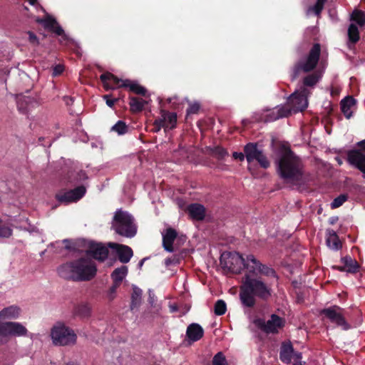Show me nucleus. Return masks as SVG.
Masks as SVG:
<instances>
[{"mask_svg":"<svg viewBox=\"0 0 365 365\" xmlns=\"http://www.w3.org/2000/svg\"><path fill=\"white\" fill-rule=\"evenodd\" d=\"M65 365H79V364L74 361H68V362L66 363Z\"/></svg>","mask_w":365,"mask_h":365,"instance_id":"13d9d810","label":"nucleus"},{"mask_svg":"<svg viewBox=\"0 0 365 365\" xmlns=\"http://www.w3.org/2000/svg\"><path fill=\"white\" fill-rule=\"evenodd\" d=\"M85 193L86 187L84 186H79L73 190L56 195V198L59 202L68 203L78 200Z\"/></svg>","mask_w":365,"mask_h":365,"instance_id":"f3484780","label":"nucleus"},{"mask_svg":"<svg viewBox=\"0 0 365 365\" xmlns=\"http://www.w3.org/2000/svg\"><path fill=\"white\" fill-rule=\"evenodd\" d=\"M142 290L136 287H133L131 294L130 309L133 310L140 306L142 298Z\"/></svg>","mask_w":365,"mask_h":365,"instance_id":"2f4dec72","label":"nucleus"},{"mask_svg":"<svg viewBox=\"0 0 365 365\" xmlns=\"http://www.w3.org/2000/svg\"><path fill=\"white\" fill-rule=\"evenodd\" d=\"M55 252H56V253H61V250H55Z\"/></svg>","mask_w":365,"mask_h":365,"instance_id":"69168bd1","label":"nucleus"},{"mask_svg":"<svg viewBox=\"0 0 365 365\" xmlns=\"http://www.w3.org/2000/svg\"><path fill=\"white\" fill-rule=\"evenodd\" d=\"M170 309L171 312H175L178 311V307L175 304L170 305Z\"/></svg>","mask_w":365,"mask_h":365,"instance_id":"4d7b16f0","label":"nucleus"},{"mask_svg":"<svg viewBox=\"0 0 365 365\" xmlns=\"http://www.w3.org/2000/svg\"><path fill=\"white\" fill-rule=\"evenodd\" d=\"M57 272L65 279L75 282L89 281L96 276L97 267L92 259L81 257L60 265Z\"/></svg>","mask_w":365,"mask_h":365,"instance_id":"20e7f679","label":"nucleus"},{"mask_svg":"<svg viewBox=\"0 0 365 365\" xmlns=\"http://www.w3.org/2000/svg\"><path fill=\"white\" fill-rule=\"evenodd\" d=\"M91 308L88 304L81 303L78 304L74 309L76 315L81 318H87L91 315Z\"/></svg>","mask_w":365,"mask_h":365,"instance_id":"7c9ffc66","label":"nucleus"},{"mask_svg":"<svg viewBox=\"0 0 365 365\" xmlns=\"http://www.w3.org/2000/svg\"><path fill=\"white\" fill-rule=\"evenodd\" d=\"M321 78V75L318 73H313L305 76L303 79V87H313L314 86Z\"/></svg>","mask_w":365,"mask_h":365,"instance_id":"473e14b6","label":"nucleus"},{"mask_svg":"<svg viewBox=\"0 0 365 365\" xmlns=\"http://www.w3.org/2000/svg\"><path fill=\"white\" fill-rule=\"evenodd\" d=\"M227 306L222 299L217 300L214 307V312L216 315L221 316L226 312Z\"/></svg>","mask_w":365,"mask_h":365,"instance_id":"e433bc0d","label":"nucleus"},{"mask_svg":"<svg viewBox=\"0 0 365 365\" xmlns=\"http://www.w3.org/2000/svg\"><path fill=\"white\" fill-rule=\"evenodd\" d=\"M63 70H64L63 66H62L61 64L56 65L53 68V73H52V75L53 76H59L60 74H61L63 73Z\"/></svg>","mask_w":365,"mask_h":365,"instance_id":"de8ad7c7","label":"nucleus"},{"mask_svg":"<svg viewBox=\"0 0 365 365\" xmlns=\"http://www.w3.org/2000/svg\"><path fill=\"white\" fill-rule=\"evenodd\" d=\"M288 115H289V109L282 106L277 107L274 110H269V113L266 115L264 120L265 122L274 121L279 118L287 117Z\"/></svg>","mask_w":365,"mask_h":365,"instance_id":"412c9836","label":"nucleus"},{"mask_svg":"<svg viewBox=\"0 0 365 365\" xmlns=\"http://www.w3.org/2000/svg\"><path fill=\"white\" fill-rule=\"evenodd\" d=\"M321 314H323L331 323L341 327L344 330L349 329V325L346 322L343 314V309L341 307L338 306H332L329 308L324 309L321 311Z\"/></svg>","mask_w":365,"mask_h":365,"instance_id":"f8f14e48","label":"nucleus"},{"mask_svg":"<svg viewBox=\"0 0 365 365\" xmlns=\"http://www.w3.org/2000/svg\"><path fill=\"white\" fill-rule=\"evenodd\" d=\"M356 101L351 96H347L341 102V109L346 118L352 116V108L355 106Z\"/></svg>","mask_w":365,"mask_h":365,"instance_id":"a878e982","label":"nucleus"},{"mask_svg":"<svg viewBox=\"0 0 365 365\" xmlns=\"http://www.w3.org/2000/svg\"><path fill=\"white\" fill-rule=\"evenodd\" d=\"M103 87L106 90L115 89V88H128L130 91L141 96H145L146 89L138 84L128 79H120L113 73L107 72L100 76Z\"/></svg>","mask_w":365,"mask_h":365,"instance_id":"423d86ee","label":"nucleus"},{"mask_svg":"<svg viewBox=\"0 0 365 365\" xmlns=\"http://www.w3.org/2000/svg\"><path fill=\"white\" fill-rule=\"evenodd\" d=\"M292 357H294L295 359L299 360L302 359V354L299 352H293Z\"/></svg>","mask_w":365,"mask_h":365,"instance_id":"5fc2aeb1","label":"nucleus"},{"mask_svg":"<svg viewBox=\"0 0 365 365\" xmlns=\"http://www.w3.org/2000/svg\"><path fill=\"white\" fill-rule=\"evenodd\" d=\"M220 264L232 273H240L245 268L250 273H261L265 277H277L275 271L262 264L254 255H247L244 259L241 255L236 252H224L220 257Z\"/></svg>","mask_w":365,"mask_h":365,"instance_id":"f03ea898","label":"nucleus"},{"mask_svg":"<svg viewBox=\"0 0 365 365\" xmlns=\"http://www.w3.org/2000/svg\"><path fill=\"white\" fill-rule=\"evenodd\" d=\"M244 153L248 163L257 161L264 169L269 167V161L257 143H247L244 148Z\"/></svg>","mask_w":365,"mask_h":365,"instance_id":"9b49d317","label":"nucleus"},{"mask_svg":"<svg viewBox=\"0 0 365 365\" xmlns=\"http://www.w3.org/2000/svg\"><path fill=\"white\" fill-rule=\"evenodd\" d=\"M212 365H228L226 358L222 352H218L214 356Z\"/></svg>","mask_w":365,"mask_h":365,"instance_id":"a19ab883","label":"nucleus"},{"mask_svg":"<svg viewBox=\"0 0 365 365\" xmlns=\"http://www.w3.org/2000/svg\"><path fill=\"white\" fill-rule=\"evenodd\" d=\"M161 128H163L162 122L159 120V118H158L154 122V128H153V131L157 133L160 131Z\"/></svg>","mask_w":365,"mask_h":365,"instance_id":"3c124183","label":"nucleus"},{"mask_svg":"<svg viewBox=\"0 0 365 365\" xmlns=\"http://www.w3.org/2000/svg\"><path fill=\"white\" fill-rule=\"evenodd\" d=\"M347 200L346 195H341L336 197L331 203V208H337L340 207Z\"/></svg>","mask_w":365,"mask_h":365,"instance_id":"79ce46f5","label":"nucleus"},{"mask_svg":"<svg viewBox=\"0 0 365 365\" xmlns=\"http://www.w3.org/2000/svg\"><path fill=\"white\" fill-rule=\"evenodd\" d=\"M128 267L125 265H123L120 267L115 269L111 274L113 283L120 285L121 282L128 274Z\"/></svg>","mask_w":365,"mask_h":365,"instance_id":"bb28decb","label":"nucleus"},{"mask_svg":"<svg viewBox=\"0 0 365 365\" xmlns=\"http://www.w3.org/2000/svg\"><path fill=\"white\" fill-rule=\"evenodd\" d=\"M187 210L190 216L196 220H202L205 217V207L200 204H192L188 206Z\"/></svg>","mask_w":365,"mask_h":365,"instance_id":"393cba45","label":"nucleus"},{"mask_svg":"<svg viewBox=\"0 0 365 365\" xmlns=\"http://www.w3.org/2000/svg\"><path fill=\"white\" fill-rule=\"evenodd\" d=\"M255 325L267 334H274L284 327V321L277 314H272L270 319L265 322L262 319H257L255 321Z\"/></svg>","mask_w":365,"mask_h":365,"instance_id":"ddd939ff","label":"nucleus"},{"mask_svg":"<svg viewBox=\"0 0 365 365\" xmlns=\"http://www.w3.org/2000/svg\"><path fill=\"white\" fill-rule=\"evenodd\" d=\"M27 333L26 327L19 322H0V346L6 344L9 336H25Z\"/></svg>","mask_w":365,"mask_h":365,"instance_id":"1a4fd4ad","label":"nucleus"},{"mask_svg":"<svg viewBox=\"0 0 365 365\" xmlns=\"http://www.w3.org/2000/svg\"><path fill=\"white\" fill-rule=\"evenodd\" d=\"M232 156L236 160H239L240 161H242L244 160L245 159V154L242 153H237V152H234L233 154H232Z\"/></svg>","mask_w":365,"mask_h":365,"instance_id":"603ef678","label":"nucleus"},{"mask_svg":"<svg viewBox=\"0 0 365 365\" xmlns=\"http://www.w3.org/2000/svg\"><path fill=\"white\" fill-rule=\"evenodd\" d=\"M16 103L19 110L23 113H26L31 107L37 103L34 98L22 95L17 96Z\"/></svg>","mask_w":365,"mask_h":365,"instance_id":"5701e85b","label":"nucleus"},{"mask_svg":"<svg viewBox=\"0 0 365 365\" xmlns=\"http://www.w3.org/2000/svg\"><path fill=\"white\" fill-rule=\"evenodd\" d=\"M255 120H258V121H259V120H262V119L261 118H255Z\"/></svg>","mask_w":365,"mask_h":365,"instance_id":"0e129e2a","label":"nucleus"},{"mask_svg":"<svg viewBox=\"0 0 365 365\" xmlns=\"http://www.w3.org/2000/svg\"><path fill=\"white\" fill-rule=\"evenodd\" d=\"M337 160H338V162H339V164H341V161L340 160H338V159H337Z\"/></svg>","mask_w":365,"mask_h":365,"instance_id":"338daca9","label":"nucleus"},{"mask_svg":"<svg viewBox=\"0 0 365 365\" xmlns=\"http://www.w3.org/2000/svg\"><path fill=\"white\" fill-rule=\"evenodd\" d=\"M180 262V257L177 255H173L171 257H168L165 260V264L166 267H169L172 264H178Z\"/></svg>","mask_w":365,"mask_h":365,"instance_id":"49530a36","label":"nucleus"},{"mask_svg":"<svg viewBox=\"0 0 365 365\" xmlns=\"http://www.w3.org/2000/svg\"><path fill=\"white\" fill-rule=\"evenodd\" d=\"M178 240L184 242L185 240V236H180L178 237Z\"/></svg>","mask_w":365,"mask_h":365,"instance_id":"680f3d73","label":"nucleus"},{"mask_svg":"<svg viewBox=\"0 0 365 365\" xmlns=\"http://www.w3.org/2000/svg\"><path fill=\"white\" fill-rule=\"evenodd\" d=\"M103 98L106 100V105L110 108H113L114 106V104L118 101V98H110L109 95H105L103 96Z\"/></svg>","mask_w":365,"mask_h":365,"instance_id":"09e8293b","label":"nucleus"},{"mask_svg":"<svg viewBox=\"0 0 365 365\" xmlns=\"http://www.w3.org/2000/svg\"><path fill=\"white\" fill-rule=\"evenodd\" d=\"M358 146L361 148L365 151V140H363L357 143Z\"/></svg>","mask_w":365,"mask_h":365,"instance_id":"6e6d98bb","label":"nucleus"},{"mask_svg":"<svg viewBox=\"0 0 365 365\" xmlns=\"http://www.w3.org/2000/svg\"><path fill=\"white\" fill-rule=\"evenodd\" d=\"M258 275L262 274L247 272L245 275L243 284L240 287V299L246 307L255 305V297L267 300L272 295L271 285L261 277H257Z\"/></svg>","mask_w":365,"mask_h":365,"instance_id":"7ed1b4c3","label":"nucleus"},{"mask_svg":"<svg viewBox=\"0 0 365 365\" xmlns=\"http://www.w3.org/2000/svg\"><path fill=\"white\" fill-rule=\"evenodd\" d=\"M204 331L198 324H191L187 328L186 335L192 341H197L203 336Z\"/></svg>","mask_w":365,"mask_h":365,"instance_id":"4be33fe9","label":"nucleus"},{"mask_svg":"<svg viewBox=\"0 0 365 365\" xmlns=\"http://www.w3.org/2000/svg\"><path fill=\"white\" fill-rule=\"evenodd\" d=\"M62 245H64V248L66 250H68L71 249V242L68 240H63L62 242H56L55 243L51 244V247L61 249Z\"/></svg>","mask_w":365,"mask_h":365,"instance_id":"37998d69","label":"nucleus"},{"mask_svg":"<svg viewBox=\"0 0 365 365\" xmlns=\"http://www.w3.org/2000/svg\"><path fill=\"white\" fill-rule=\"evenodd\" d=\"M120 285H118L115 283H113V285L110 287L108 294L107 297L109 301H112L115 297V293L117 291V289L119 287Z\"/></svg>","mask_w":365,"mask_h":365,"instance_id":"c03bdc74","label":"nucleus"},{"mask_svg":"<svg viewBox=\"0 0 365 365\" xmlns=\"http://www.w3.org/2000/svg\"><path fill=\"white\" fill-rule=\"evenodd\" d=\"M159 120L162 122L165 130L173 129L177 123V115L175 113H170L161 110Z\"/></svg>","mask_w":365,"mask_h":365,"instance_id":"aec40b11","label":"nucleus"},{"mask_svg":"<svg viewBox=\"0 0 365 365\" xmlns=\"http://www.w3.org/2000/svg\"><path fill=\"white\" fill-rule=\"evenodd\" d=\"M31 5H35L37 3V0H28Z\"/></svg>","mask_w":365,"mask_h":365,"instance_id":"bf43d9fd","label":"nucleus"},{"mask_svg":"<svg viewBox=\"0 0 365 365\" xmlns=\"http://www.w3.org/2000/svg\"><path fill=\"white\" fill-rule=\"evenodd\" d=\"M28 34L29 42L32 44L38 45V41L37 36L31 31H29Z\"/></svg>","mask_w":365,"mask_h":365,"instance_id":"8fccbe9b","label":"nucleus"},{"mask_svg":"<svg viewBox=\"0 0 365 365\" xmlns=\"http://www.w3.org/2000/svg\"><path fill=\"white\" fill-rule=\"evenodd\" d=\"M347 160L350 165L365 174V154L361 150H349L347 153Z\"/></svg>","mask_w":365,"mask_h":365,"instance_id":"a211bd4d","label":"nucleus"},{"mask_svg":"<svg viewBox=\"0 0 365 365\" xmlns=\"http://www.w3.org/2000/svg\"><path fill=\"white\" fill-rule=\"evenodd\" d=\"M51 337L55 346H71L76 344L74 331L61 322H57L51 329Z\"/></svg>","mask_w":365,"mask_h":365,"instance_id":"6e6552de","label":"nucleus"},{"mask_svg":"<svg viewBox=\"0 0 365 365\" xmlns=\"http://www.w3.org/2000/svg\"><path fill=\"white\" fill-rule=\"evenodd\" d=\"M327 1V0H317L316 4L308 9L307 14L313 12L315 15L319 16L323 10Z\"/></svg>","mask_w":365,"mask_h":365,"instance_id":"c9c22d12","label":"nucleus"},{"mask_svg":"<svg viewBox=\"0 0 365 365\" xmlns=\"http://www.w3.org/2000/svg\"><path fill=\"white\" fill-rule=\"evenodd\" d=\"M341 262L344 264L346 268V272L354 274L359 271V264L356 259L350 256H345L341 259Z\"/></svg>","mask_w":365,"mask_h":365,"instance_id":"cd10ccee","label":"nucleus"},{"mask_svg":"<svg viewBox=\"0 0 365 365\" xmlns=\"http://www.w3.org/2000/svg\"><path fill=\"white\" fill-rule=\"evenodd\" d=\"M332 268L334 269L339 270L340 272H346V268L345 267L344 264H343L342 266L335 265V266H333Z\"/></svg>","mask_w":365,"mask_h":365,"instance_id":"864d4df0","label":"nucleus"},{"mask_svg":"<svg viewBox=\"0 0 365 365\" xmlns=\"http://www.w3.org/2000/svg\"><path fill=\"white\" fill-rule=\"evenodd\" d=\"M207 152L210 155L217 159H223L228 155L226 150L220 146L210 147L207 148Z\"/></svg>","mask_w":365,"mask_h":365,"instance_id":"72a5a7b5","label":"nucleus"},{"mask_svg":"<svg viewBox=\"0 0 365 365\" xmlns=\"http://www.w3.org/2000/svg\"><path fill=\"white\" fill-rule=\"evenodd\" d=\"M111 130L116 132L118 135H123L128 132V126L125 122L119 120L111 128Z\"/></svg>","mask_w":365,"mask_h":365,"instance_id":"58836bf2","label":"nucleus"},{"mask_svg":"<svg viewBox=\"0 0 365 365\" xmlns=\"http://www.w3.org/2000/svg\"><path fill=\"white\" fill-rule=\"evenodd\" d=\"M178 238L176 230L172 227L165 230L163 233V247L169 252H173L175 249L173 247L175 240Z\"/></svg>","mask_w":365,"mask_h":365,"instance_id":"6ab92c4d","label":"nucleus"},{"mask_svg":"<svg viewBox=\"0 0 365 365\" xmlns=\"http://www.w3.org/2000/svg\"><path fill=\"white\" fill-rule=\"evenodd\" d=\"M200 106L198 103H190L188 108L187 109V114H196L199 111Z\"/></svg>","mask_w":365,"mask_h":365,"instance_id":"a18cd8bd","label":"nucleus"},{"mask_svg":"<svg viewBox=\"0 0 365 365\" xmlns=\"http://www.w3.org/2000/svg\"><path fill=\"white\" fill-rule=\"evenodd\" d=\"M351 20L356 21L360 26H362L365 24V14L362 11L355 10L352 14Z\"/></svg>","mask_w":365,"mask_h":365,"instance_id":"4c0bfd02","label":"nucleus"},{"mask_svg":"<svg viewBox=\"0 0 365 365\" xmlns=\"http://www.w3.org/2000/svg\"><path fill=\"white\" fill-rule=\"evenodd\" d=\"M86 246L87 247L86 250V254L93 259L99 262H104L107 259L108 248H110L108 244L88 241Z\"/></svg>","mask_w":365,"mask_h":365,"instance_id":"4468645a","label":"nucleus"},{"mask_svg":"<svg viewBox=\"0 0 365 365\" xmlns=\"http://www.w3.org/2000/svg\"><path fill=\"white\" fill-rule=\"evenodd\" d=\"M294 349L291 344H284L281 348L279 358L282 361L289 364L291 362Z\"/></svg>","mask_w":365,"mask_h":365,"instance_id":"c85d7f7f","label":"nucleus"},{"mask_svg":"<svg viewBox=\"0 0 365 365\" xmlns=\"http://www.w3.org/2000/svg\"><path fill=\"white\" fill-rule=\"evenodd\" d=\"M108 245L115 253L121 263H128L133 255L132 249L127 245L115 242H108Z\"/></svg>","mask_w":365,"mask_h":365,"instance_id":"dca6fc26","label":"nucleus"},{"mask_svg":"<svg viewBox=\"0 0 365 365\" xmlns=\"http://www.w3.org/2000/svg\"><path fill=\"white\" fill-rule=\"evenodd\" d=\"M310 92L308 88L302 87L299 91L293 93L288 98L287 104L284 106L289 110V115L304 110L308 106L307 96Z\"/></svg>","mask_w":365,"mask_h":365,"instance_id":"9d476101","label":"nucleus"},{"mask_svg":"<svg viewBox=\"0 0 365 365\" xmlns=\"http://www.w3.org/2000/svg\"><path fill=\"white\" fill-rule=\"evenodd\" d=\"M276 163L277 173L286 183L302 185L308 181L301 159L289 148L281 150Z\"/></svg>","mask_w":365,"mask_h":365,"instance_id":"f257e3e1","label":"nucleus"},{"mask_svg":"<svg viewBox=\"0 0 365 365\" xmlns=\"http://www.w3.org/2000/svg\"><path fill=\"white\" fill-rule=\"evenodd\" d=\"M348 36L349 41L354 44L359 40V32L357 26L351 24L348 29Z\"/></svg>","mask_w":365,"mask_h":365,"instance_id":"f704fd0d","label":"nucleus"},{"mask_svg":"<svg viewBox=\"0 0 365 365\" xmlns=\"http://www.w3.org/2000/svg\"><path fill=\"white\" fill-rule=\"evenodd\" d=\"M112 228L115 232L128 238L134 237L137 232V227L134 218L128 212L117 210L113 216Z\"/></svg>","mask_w":365,"mask_h":365,"instance_id":"39448f33","label":"nucleus"},{"mask_svg":"<svg viewBox=\"0 0 365 365\" xmlns=\"http://www.w3.org/2000/svg\"><path fill=\"white\" fill-rule=\"evenodd\" d=\"M321 46L319 43H315L309 51L304 60L299 61L294 66L292 74V80L294 81L301 72L309 73L313 71L319 60Z\"/></svg>","mask_w":365,"mask_h":365,"instance_id":"0eeeda50","label":"nucleus"},{"mask_svg":"<svg viewBox=\"0 0 365 365\" xmlns=\"http://www.w3.org/2000/svg\"><path fill=\"white\" fill-rule=\"evenodd\" d=\"M36 22L42 24L44 29H48L57 36H61V42L68 40V36L65 34L63 29L52 16L48 15L43 19H37Z\"/></svg>","mask_w":365,"mask_h":365,"instance_id":"2eb2a0df","label":"nucleus"},{"mask_svg":"<svg viewBox=\"0 0 365 365\" xmlns=\"http://www.w3.org/2000/svg\"><path fill=\"white\" fill-rule=\"evenodd\" d=\"M130 111L133 113H139L142 111L147 104V101L137 97H130Z\"/></svg>","mask_w":365,"mask_h":365,"instance_id":"c756f323","label":"nucleus"},{"mask_svg":"<svg viewBox=\"0 0 365 365\" xmlns=\"http://www.w3.org/2000/svg\"><path fill=\"white\" fill-rule=\"evenodd\" d=\"M145 258H144V259H141V260L140 261L139 264H138V265H139V267H141L143 266V263H144V261H145Z\"/></svg>","mask_w":365,"mask_h":365,"instance_id":"052dcab7","label":"nucleus"},{"mask_svg":"<svg viewBox=\"0 0 365 365\" xmlns=\"http://www.w3.org/2000/svg\"><path fill=\"white\" fill-rule=\"evenodd\" d=\"M327 245L331 250H338L341 247V242L335 231L329 229L327 230Z\"/></svg>","mask_w":365,"mask_h":365,"instance_id":"b1692460","label":"nucleus"},{"mask_svg":"<svg viewBox=\"0 0 365 365\" xmlns=\"http://www.w3.org/2000/svg\"><path fill=\"white\" fill-rule=\"evenodd\" d=\"M293 365H302V362L294 363Z\"/></svg>","mask_w":365,"mask_h":365,"instance_id":"e2e57ef3","label":"nucleus"},{"mask_svg":"<svg viewBox=\"0 0 365 365\" xmlns=\"http://www.w3.org/2000/svg\"><path fill=\"white\" fill-rule=\"evenodd\" d=\"M12 229L6 225L2 224L0 219V238H9L12 235Z\"/></svg>","mask_w":365,"mask_h":365,"instance_id":"ea45409f","label":"nucleus"}]
</instances>
